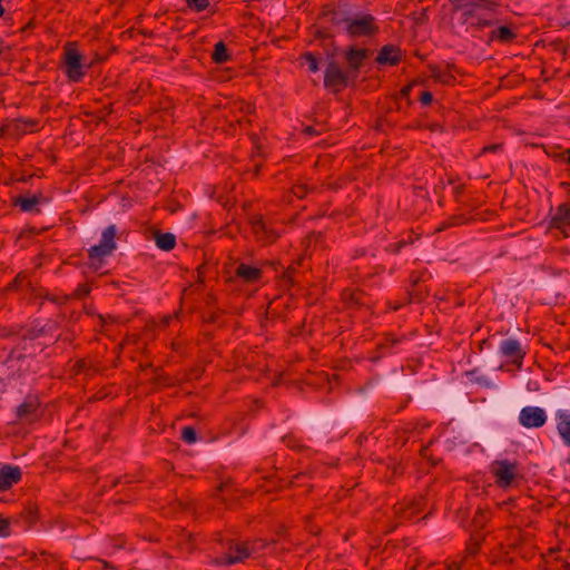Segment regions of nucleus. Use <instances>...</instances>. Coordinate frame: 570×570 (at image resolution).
Segmentation results:
<instances>
[{
  "label": "nucleus",
  "mask_w": 570,
  "mask_h": 570,
  "mask_svg": "<svg viewBox=\"0 0 570 570\" xmlns=\"http://www.w3.org/2000/svg\"><path fill=\"white\" fill-rule=\"evenodd\" d=\"M98 317H99L100 323H101V325H102V324L105 323V318H104V316H102V315H98Z\"/></svg>",
  "instance_id": "680f3d73"
},
{
  "label": "nucleus",
  "mask_w": 570,
  "mask_h": 570,
  "mask_svg": "<svg viewBox=\"0 0 570 570\" xmlns=\"http://www.w3.org/2000/svg\"><path fill=\"white\" fill-rule=\"evenodd\" d=\"M338 48L335 45H331L328 48L325 49V55L328 61H336L335 57L337 56Z\"/></svg>",
  "instance_id": "ea45409f"
},
{
  "label": "nucleus",
  "mask_w": 570,
  "mask_h": 570,
  "mask_svg": "<svg viewBox=\"0 0 570 570\" xmlns=\"http://www.w3.org/2000/svg\"><path fill=\"white\" fill-rule=\"evenodd\" d=\"M453 9L462 12L463 22L475 17L479 9L494 11L498 3L494 0H451Z\"/></svg>",
  "instance_id": "6e6552de"
},
{
  "label": "nucleus",
  "mask_w": 570,
  "mask_h": 570,
  "mask_svg": "<svg viewBox=\"0 0 570 570\" xmlns=\"http://www.w3.org/2000/svg\"><path fill=\"white\" fill-rule=\"evenodd\" d=\"M432 77L442 83H451L454 80V77L448 72L446 70H442L440 68L434 67L432 69Z\"/></svg>",
  "instance_id": "c756f323"
},
{
  "label": "nucleus",
  "mask_w": 570,
  "mask_h": 570,
  "mask_svg": "<svg viewBox=\"0 0 570 570\" xmlns=\"http://www.w3.org/2000/svg\"><path fill=\"white\" fill-rule=\"evenodd\" d=\"M284 442H286L287 446L289 448H296V443H295V440L291 436H286L284 438Z\"/></svg>",
  "instance_id": "864d4df0"
},
{
  "label": "nucleus",
  "mask_w": 570,
  "mask_h": 570,
  "mask_svg": "<svg viewBox=\"0 0 570 570\" xmlns=\"http://www.w3.org/2000/svg\"><path fill=\"white\" fill-rule=\"evenodd\" d=\"M2 381H3L2 377H0V383H2Z\"/></svg>",
  "instance_id": "774afa93"
},
{
  "label": "nucleus",
  "mask_w": 570,
  "mask_h": 570,
  "mask_svg": "<svg viewBox=\"0 0 570 570\" xmlns=\"http://www.w3.org/2000/svg\"><path fill=\"white\" fill-rule=\"evenodd\" d=\"M222 551L213 559V564L217 567H230L244 563L248 559L245 541L226 539L220 541Z\"/></svg>",
  "instance_id": "7ed1b4c3"
},
{
  "label": "nucleus",
  "mask_w": 570,
  "mask_h": 570,
  "mask_svg": "<svg viewBox=\"0 0 570 570\" xmlns=\"http://www.w3.org/2000/svg\"><path fill=\"white\" fill-rule=\"evenodd\" d=\"M121 482V480L118 478V479H115L114 482H112V487H116L117 484H119Z\"/></svg>",
  "instance_id": "052dcab7"
},
{
  "label": "nucleus",
  "mask_w": 570,
  "mask_h": 570,
  "mask_svg": "<svg viewBox=\"0 0 570 570\" xmlns=\"http://www.w3.org/2000/svg\"><path fill=\"white\" fill-rule=\"evenodd\" d=\"M495 483L501 489L511 488L519 479L518 463L509 460H497L491 464Z\"/></svg>",
  "instance_id": "423d86ee"
},
{
  "label": "nucleus",
  "mask_w": 570,
  "mask_h": 570,
  "mask_svg": "<svg viewBox=\"0 0 570 570\" xmlns=\"http://www.w3.org/2000/svg\"><path fill=\"white\" fill-rule=\"evenodd\" d=\"M448 570H461V563L460 562H452L448 566Z\"/></svg>",
  "instance_id": "5fc2aeb1"
},
{
  "label": "nucleus",
  "mask_w": 570,
  "mask_h": 570,
  "mask_svg": "<svg viewBox=\"0 0 570 570\" xmlns=\"http://www.w3.org/2000/svg\"><path fill=\"white\" fill-rule=\"evenodd\" d=\"M43 334H45V327H41V328L37 332L36 336H42Z\"/></svg>",
  "instance_id": "bf43d9fd"
},
{
  "label": "nucleus",
  "mask_w": 570,
  "mask_h": 570,
  "mask_svg": "<svg viewBox=\"0 0 570 570\" xmlns=\"http://www.w3.org/2000/svg\"><path fill=\"white\" fill-rule=\"evenodd\" d=\"M463 222H464V217L462 215L451 216V217L446 218L445 220H443L442 223H440V225L436 228V232H443L450 227L461 225Z\"/></svg>",
  "instance_id": "c85d7f7f"
},
{
  "label": "nucleus",
  "mask_w": 570,
  "mask_h": 570,
  "mask_svg": "<svg viewBox=\"0 0 570 570\" xmlns=\"http://www.w3.org/2000/svg\"><path fill=\"white\" fill-rule=\"evenodd\" d=\"M394 514L401 520H410L419 513L417 504H407L399 502L393 507Z\"/></svg>",
  "instance_id": "4be33fe9"
},
{
  "label": "nucleus",
  "mask_w": 570,
  "mask_h": 570,
  "mask_svg": "<svg viewBox=\"0 0 570 570\" xmlns=\"http://www.w3.org/2000/svg\"><path fill=\"white\" fill-rule=\"evenodd\" d=\"M481 544L482 538L473 535L471 537L470 542L468 543L466 551L469 552V554L475 556L479 553Z\"/></svg>",
  "instance_id": "72a5a7b5"
},
{
  "label": "nucleus",
  "mask_w": 570,
  "mask_h": 570,
  "mask_svg": "<svg viewBox=\"0 0 570 570\" xmlns=\"http://www.w3.org/2000/svg\"><path fill=\"white\" fill-rule=\"evenodd\" d=\"M302 58L307 62L311 72L318 71V59L313 52H305Z\"/></svg>",
  "instance_id": "473e14b6"
},
{
  "label": "nucleus",
  "mask_w": 570,
  "mask_h": 570,
  "mask_svg": "<svg viewBox=\"0 0 570 570\" xmlns=\"http://www.w3.org/2000/svg\"><path fill=\"white\" fill-rule=\"evenodd\" d=\"M547 420L546 411L539 406H524L519 413V423L527 429L541 428Z\"/></svg>",
  "instance_id": "9b49d317"
},
{
  "label": "nucleus",
  "mask_w": 570,
  "mask_h": 570,
  "mask_svg": "<svg viewBox=\"0 0 570 570\" xmlns=\"http://www.w3.org/2000/svg\"><path fill=\"white\" fill-rule=\"evenodd\" d=\"M39 407V399L36 395L28 394L23 402L16 407V417L20 422H32L38 417Z\"/></svg>",
  "instance_id": "f8f14e48"
},
{
  "label": "nucleus",
  "mask_w": 570,
  "mask_h": 570,
  "mask_svg": "<svg viewBox=\"0 0 570 570\" xmlns=\"http://www.w3.org/2000/svg\"><path fill=\"white\" fill-rule=\"evenodd\" d=\"M347 67V72L353 77V80H356L358 77V72L364 61L370 56V50L365 48H357L355 46H350L344 50L343 53Z\"/></svg>",
  "instance_id": "9d476101"
},
{
  "label": "nucleus",
  "mask_w": 570,
  "mask_h": 570,
  "mask_svg": "<svg viewBox=\"0 0 570 570\" xmlns=\"http://www.w3.org/2000/svg\"><path fill=\"white\" fill-rule=\"evenodd\" d=\"M334 24L342 27L350 38L373 37L379 32L376 19L370 13L350 14L347 12H335Z\"/></svg>",
  "instance_id": "f257e3e1"
},
{
  "label": "nucleus",
  "mask_w": 570,
  "mask_h": 570,
  "mask_svg": "<svg viewBox=\"0 0 570 570\" xmlns=\"http://www.w3.org/2000/svg\"><path fill=\"white\" fill-rule=\"evenodd\" d=\"M2 2L3 0H0V17H3V14L6 13Z\"/></svg>",
  "instance_id": "13d9d810"
},
{
  "label": "nucleus",
  "mask_w": 570,
  "mask_h": 570,
  "mask_svg": "<svg viewBox=\"0 0 570 570\" xmlns=\"http://www.w3.org/2000/svg\"><path fill=\"white\" fill-rule=\"evenodd\" d=\"M188 8L196 12L206 10L209 6V0H186Z\"/></svg>",
  "instance_id": "f704fd0d"
},
{
  "label": "nucleus",
  "mask_w": 570,
  "mask_h": 570,
  "mask_svg": "<svg viewBox=\"0 0 570 570\" xmlns=\"http://www.w3.org/2000/svg\"><path fill=\"white\" fill-rule=\"evenodd\" d=\"M83 56L72 47H66L63 52V71L71 82H80L86 76L90 63H86Z\"/></svg>",
  "instance_id": "20e7f679"
},
{
  "label": "nucleus",
  "mask_w": 570,
  "mask_h": 570,
  "mask_svg": "<svg viewBox=\"0 0 570 570\" xmlns=\"http://www.w3.org/2000/svg\"><path fill=\"white\" fill-rule=\"evenodd\" d=\"M412 88H413V83H409V85L404 86L400 91V96L404 99L410 100V95H411ZM409 104H411V101H409Z\"/></svg>",
  "instance_id": "c03bdc74"
},
{
  "label": "nucleus",
  "mask_w": 570,
  "mask_h": 570,
  "mask_svg": "<svg viewBox=\"0 0 570 570\" xmlns=\"http://www.w3.org/2000/svg\"><path fill=\"white\" fill-rule=\"evenodd\" d=\"M28 131L24 119L17 118L11 120L8 125L0 129V135L4 136H20Z\"/></svg>",
  "instance_id": "412c9836"
},
{
  "label": "nucleus",
  "mask_w": 570,
  "mask_h": 570,
  "mask_svg": "<svg viewBox=\"0 0 570 570\" xmlns=\"http://www.w3.org/2000/svg\"><path fill=\"white\" fill-rule=\"evenodd\" d=\"M304 132L309 136H316L320 135V132L312 126H307L304 128Z\"/></svg>",
  "instance_id": "8fccbe9b"
},
{
  "label": "nucleus",
  "mask_w": 570,
  "mask_h": 570,
  "mask_svg": "<svg viewBox=\"0 0 570 570\" xmlns=\"http://www.w3.org/2000/svg\"><path fill=\"white\" fill-rule=\"evenodd\" d=\"M45 298L52 303L61 305V304H65L69 299V296L68 295L59 296V295L46 294Z\"/></svg>",
  "instance_id": "58836bf2"
},
{
  "label": "nucleus",
  "mask_w": 570,
  "mask_h": 570,
  "mask_svg": "<svg viewBox=\"0 0 570 570\" xmlns=\"http://www.w3.org/2000/svg\"><path fill=\"white\" fill-rule=\"evenodd\" d=\"M212 59L215 63L222 65L232 60V55L228 52L227 46L223 41H218L214 46Z\"/></svg>",
  "instance_id": "b1692460"
},
{
  "label": "nucleus",
  "mask_w": 570,
  "mask_h": 570,
  "mask_svg": "<svg viewBox=\"0 0 570 570\" xmlns=\"http://www.w3.org/2000/svg\"><path fill=\"white\" fill-rule=\"evenodd\" d=\"M284 281L288 283L291 286L294 285L293 271H286L283 276Z\"/></svg>",
  "instance_id": "09e8293b"
},
{
  "label": "nucleus",
  "mask_w": 570,
  "mask_h": 570,
  "mask_svg": "<svg viewBox=\"0 0 570 570\" xmlns=\"http://www.w3.org/2000/svg\"><path fill=\"white\" fill-rule=\"evenodd\" d=\"M116 235V225L112 224L107 226L101 233L99 244L94 245L88 249L89 267L95 272H98L102 268L105 258L110 256L117 248L115 242Z\"/></svg>",
  "instance_id": "f03ea898"
},
{
  "label": "nucleus",
  "mask_w": 570,
  "mask_h": 570,
  "mask_svg": "<svg viewBox=\"0 0 570 570\" xmlns=\"http://www.w3.org/2000/svg\"><path fill=\"white\" fill-rule=\"evenodd\" d=\"M499 351L503 356L511 358L519 367L525 356V352L522 350L520 342L514 338H505L501 341Z\"/></svg>",
  "instance_id": "4468645a"
},
{
  "label": "nucleus",
  "mask_w": 570,
  "mask_h": 570,
  "mask_svg": "<svg viewBox=\"0 0 570 570\" xmlns=\"http://www.w3.org/2000/svg\"><path fill=\"white\" fill-rule=\"evenodd\" d=\"M40 556L43 558V560L48 563V566H50L51 570L55 568V564L51 566V563L49 562V559L51 558L48 553L46 552H41Z\"/></svg>",
  "instance_id": "6e6d98bb"
},
{
  "label": "nucleus",
  "mask_w": 570,
  "mask_h": 570,
  "mask_svg": "<svg viewBox=\"0 0 570 570\" xmlns=\"http://www.w3.org/2000/svg\"><path fill=\"white\" fill-rule=\"evenodd\" d=\"M155 242L159 249L169 252L176 246V236L171 233L157 232L155 235Z\"/></svg>",
  "instance_id": "5701e85b"
},
{
  "label": "nucleus",
  "mask_w": 570,
  "mask_h": 570,
  "mask_svg": "<svg viewBox=\"0 0 570 570\" xmlns=\"http://www.w3.org/2000/svg\"><path fill=\"white\" fill-rule=\"evenodd\" d=\"M400 61L401 50L394 45L383 46L375 58V62L380 66H396Z\"/></svg>",
  "instance_id": "dca6fc26"
},
{
  "label": "nucleus",
  "mask_w": 570,
  "mask_h": 570,
  "mask_svg": "<svg viewBox=\"0 0 570 570\" xmlns=\"http://www.w3.org/2000/svg\"><path fill=\"white\" fill-rule=\"evenodd\" d=\"M47 198L41 194L32 196H18L13 199V205L18 206L24 213H40L39 205L47 203Z\"/></svg>",
  "instance_id": "f3484780"
},
{
  "label": "nucleus",
  "mask_w": 570,
  "mask_h": 570,
  "mask_svg": "<svg viewBox=\"0 0 570 570\" xmlns=\"http://www.w3.org/2000/svg\"><path fill=\"white\" fill-rule=\"evenodd\" d=\"M114 549H121L124 547V540L121 538L119 539H111Z\"/></svg>",
  "instance_id": "3c124183"
},
{
  "label": "nucleus",
  "mask_w": 570,
  "mask_h": 570,
  "mask_svg": "<svg viewBox=\"0 0 570 570\" xmlns=\"http://www.w3.org/2000/svg\"><path fill=\"white\" fill-rule=\"evenodd\" d=\"M353 77L343 69L337 61H328L324 72V87L333 92H340L342 89L354 82Z\"/></svg>",
  "instance_id": "39448f33"
},
{
  "label": "nucleus",
  "mask_w": 570,
  "mask_h": 570,
  "mask_svg": "<svg viewBox=\"0 0 570 570\" xmlns=\"http://www.w3.org/2000/svg\"><path fill=\"white\" fill-rule=\"evenodd\" d=\"M18 362L20 363L18 367L19 376H22L28 370L31 368V364L35 362V360L27 355H20L18 357Z\"/></svg>",
  "instance_id": "2f4dec72"
},
{
  "label": "nucleus",
  "mask_w": 570,
  "mask_h": 570,
  "mask_svg": "<svg viewBox=\"0 0 570 570\" xmlns=\"http://www.w3.org/2000/svg\"><path fill=\"white\" fill-rule=\"evenodd\" d=\"M308 190L309 188L305 184H295L292 187L293 194L299 199L304 198L308 194Z\"/></svg>",
  "instance_id": "c9c22d12"
},
{
  "label": "nucleus",
  "mask_w": 570,
  "mask_h": 570,
  "mask_svg": "<svg viewBox=\"0 0 570 570\" xmlns=\"http://www.w3.org/2000/svg\"><path fill=\"white\" fill-rule=\"evenodd\" d=\"M557 430L562 442L570 446V411L559 410L556 413Z\"/></svg>",
  "instance_id": "aec40b11"
},
{
  "label": "nucleus",
  "mask_w": 570,
  "mask_h": 570,
  "mask_svg": "<svg viewBox=\"0 0 570 570\" xmlns=\"http://www.w3.org/2000/svg\"><path fill=\"white\" fill-rule=\"evenodd\" d=\"M433 100V95L430 91H423L420 96V101L424 106H429Z\"/></svg>",
  "instance_id": "79ce46f5"
},
{
  "label": "nucleus",
  "mask_w": 570,
  "mask_h": 570,
  "mask_svg": "<svg viewBox=\"0 0 570 570\" xmlns=\"http://www.w3.org/2000/svg\"><path fill=\"white\" fill-rule=\"evenodd\" d=\"M22 471L18 465L0 464V490L7 491L20 482Z\"/></svg>",
  "instance_id": "2eb2a0df"
},
{
  "label": "nucleus",
  "mask_w": 570,
  "mask_h": 570,
  "mask_svg": "<svg viewBox=\"0 0 570 570\" xmlns=\"http://www.w3.org/2000/svg\"><path fill=\"white\" fill-rule=\"evenodd\" d=\"M550 156L554 157L557 159H560V160L564 161L566 164L570 165V148L564 151L554 153L553 155H550Z\"/></svg>",
  "instance_id": "a19ab883"
},
{
  "label": "nucleus",
  "mask_w": 570,
  "mask_h": 570,
  "mask_svg": "<svg viewBox=\"0 0 570 570\" xmlns=\"http://www.w3.org/2000/svg\"><path fill=\"white\" fill-rule=\"evenodd\" d=\"M478 515L483 518V517H484V513H483L481 510H479V511H478Z\"/></svg>",
  "instance_id": "69168bd1"
},
{
  "label": "nucleus",
  "mask_w": 570,
  "mask_h": 570,
  "mask_svg": "<svg viewBox=\"0 0 570 570\" xmlns=\"http://www.w3.org/2000/svg\"><path fill=\"white\" fill-rule=\"evenodd\" d=\"M471 27H475L476 29H482L491 24V21L478 18L475 21H472Z\"/></svg>",
  "instance_id": "37998d69"
},
{
  "label": "nucleus",
  "mask_w": 570,
  "mask_h": 570,
  "mask_svg": "<svg viewBox=\"0 0 570 570\" xmlns=\"http://www.w3.org/2000/svg\"><path fill=\"white\" fill-rule=\"evenodd\" d=\"M401 342V338L395 337L393 335H387L382 341H380L376 345V351L373 356H371L372 362H377L382 357L392 354L394 352V347Z\"/></svg>",
  "instance_id": "6ab92c4d"
},
{
  "label": "nucleus",
  "mask_w": 570,
  "mask_h": 570,
  "mask_svg": "<svg viewBox=\"0 0 570 570\" xmlns=\"http://www.w3.org/2000/svg\"><path fill=\"white\" fill-rule=\"evenodd\" d=\"M249 225L255 239L264 245L274 243L281 236L273 224L259 214L249 217Z\"/></svg>",
  "instance_id": "0eeeda50"
},
{
  "label": "nucleus",
  "mask_w": 570,
  "mask_h": 570,
  "mask_svg": "<svg viewBox=\"0 0 570 570\" xmlns=\"http://www.w3.org/2000/svg\"><path fill=\"white\" fill-rule=\"evenodd\" d=\"M246 542V550L248 552V559L252 557H256L259 553H262L268 543L263 539H257L253 541H245Z\"/></svg>",
  "instance_id": "a878e982"
},
{
  "label": "nucleus",
  "mask_w": 570,
  "mask_h": 570,
  "mask_svg": "<svg viewBox=\"0 0 570 570\" xmlns=\"http://www.w3.org/2000/svg\"><path fill=\"white\" fill-rule=\"evenodd\" d=\"M455 190H456V194L461 193V187H458Z\"/></svg>",
  "instance_id": "338daca9"
},
{
  "label": "nucleus",
  "mask_w": 570,
  "mask_h": 570,
  "mask_svg": "<svg viewBox=\"0 0 570 570\" xmlns=\"http://www.w3.org/2000/svg\"><path fill=\"white\" fill-rule=\"evenodd\" d=\"M73 371L76 374H85L86 376H91L98 372L92 364H90L87 360H78L73 365Z\"/></svg>",
  "instance_id": "bb28decb"
},
{
  "label": "nucleus",
  "mask_w": 570,
  "mask_h": 570,
  "mask_svg": "<svg viewBox=\"0 0 570 570\" xmlns=\"http://www.w3.org/2000/svg\"><path fill=\"white\" fill-rule=\"evenodd\" d=\"M181 440L187 444H193L197 441V433L193 426H185L181 430Z\"/></svg>",
  "instance_id": "7c9ffc66"
},
{
  "label": "nucleus",
  "mask_w": 570,
  "mask_h": 570,
  "mask_svg": "<svg viewBox=\"0 0 570 570\" xmlns=\"http://www.w3.org/2000/svg\"><path fill=\"white\" fill-rule=\"evenodd\" d=\"M501 148L502 146L500 144L489 145L482 149V153H495Z\"/></svg>",
  "instance_id": "49530a36"
},
{
  "label": "nucleus",
  "mask_w": 570,
  "mask_h": 570,
  "mask_svg": "<svg viewBox=\"0 0 570 570\" xmlns=\"http://www.w3.org/2000/svg\"><path fill=\"white\" fill-rule=\"evenodd\" d=\"M97 561L101 564V568L104 569H116L111 563L108 561H105L102 559H97Z\"/></svg>",
  "instance_id": "603ef678"
},
{
  "label": "nucleus",
  "mask_w": 570,
  "mask_h": 570,
  "mask_svg": "<svg viewBox=\"0 0 570 570\" xmlns=\"http://www.w3.org/2000/svg\"><path fill=\"white\" fill-rule=\"evenodd\" d=\"M263 271L259 267L240 263L235 269V276L244 283L254 284L262 279Z\"/></svg>",
  "instance_id": "a211bd4d"
},
{
  "label": "nucleus",
  "mask_w": 570,
  "mask_h": 570,
  "mask_svg": "<svg viewBox=\"0 0 570 570\" xmlns=\"http://www.w3.org/2000/svg\"><path fill=\"white\" fill-rule=\"evenodd\" d=\"M411 303H420L425 297V291L419 285V281L414 279L407 292Z\"/></svg>",
  "instance_id": "cd10ccee"
},
{
  "label": "nucleus",
  "mask_w": 570,
  "mask_h": 570,
  "mask_svg": "<svg viewBox=\"0 0 570 570\" xmlns=\"http://www.w3.org/2000/svg\"><path fill=\"white\" fill-rule=\"evenodd\" d=\"M237 121H238V124L243 125V122H245V119L244 118H239Z\"/></svg>",
  "instance_id": "0e129e2a"
},
{
  "label": "nucleus",
  "mask_w": 570,
  "mask_h": 570,
  "mask_svg": "<svg viewBox=\"0 0 570 570\" xmlns=\"http://www.w3.org/2000/svg\"><path fill=\"white\" fill-rule=\"evenodd\" d=\"M252 109H253L252 106L248 105V104H243L242 105V111H244V112L249 114V112H252Z\"/></svg>",
  "instance_id": "4d7b16f0"
},
{
  "label": "nucleus",
  "mask_w": 570,
  "mask_h": 570,
  "mask_svg": "<svg viewBox=\"0 0 570 570\" xmlns=\"http://www.w3.org/2000/svg\"><path fill=\"white\" fill-rule=\"evenodd\" d=\"M6 518L9 521V531L12 532L13 528L28 531L38 520L37 507L29 503L19 513Z\"/></svg>",
  "instance_id": "1a4fd4ad"
},
{
  "label": "nucleus",
  "mask_w": 570,
  "mask_h": 570,
  "mask_svg": "<svg viewBox=\"0 0 570 570\" xmlns=\"http://www.w3.org/2000/svg\"><path fill=\"white\" fill-rule=\"evenodd\" d=\"M28 131H37L38 130V120L36 119H24Z\"/></svg>",
  "instance_id": "a18cd8bd"
},
{
  "label": "nucleus",
  "mask_w": 570,
  "mask_h": 570,
  "mask_svg": "<svg viewBox=\"0 0 570 570\" xmlns=\"http://www.w3.org/2000/svg\"><path fill=\"white\" fill-rule=\"evenodd\" d=\"M515 37L517 35L511 28L501 26L491 32L490 40L498 39L501 42H511Z\"/></svg>",
  "instance_id": "393cba45"
},
{
  "label": "nucleus",
  "mask_w": 570,
  "mask_h": 570,
  "mask_svg": "<svg viewBox=\"0 0 570 570\" xmlns=\"http://www.w3.org/2000/svg\"><path fill=\"white\" fill-rule=\"evenodd\" d=\"M91 288L88 284H79L73 292V296L77 298H82L89 295Z\"/></svg>",
  "instance_id": "4c0bfd02"
},
{
  "label": "nucleus",
  "mask_w": 570,
  "mask_h": 570,
  "mask_svg": "<svg viewBox=\"0 0 570 570\" xmlns=\"http://www.w3.org/2000/svg\"><path fill=\"white\" fill-rule=\"evenodd\" d=\"M481 518H482V517L475 515V517H474V522H475V523H479V520H481Z\"/></svg>",
  "instance_id": "e2e57ef3"
},
{
  "label": "nucleus",
  "mask_w": 570,
  "mask_h": 570,
  "mask_svg": "<svg viewBox=\"0 0 570 570\" xmlns=\"http://www.w3.org/2000/svg\"><path fill=\"white\" fill-rule=\"evenodd\" d=\"M11 535V531H9V521L7 518L0 513V538H8Z\"/></svg>",
  "instance_id": "e433bc0d"
},
{
  "label": "nucleus",
  "mask_w": 570,
  "mask_h": 570,
  "mask_svg": "<svg viewBox=\"0 0 570 570\" xmlns=\"http://www.w3.org/2000/svg\"><path fill=\"white\" fill-rule=\"evenodd\" d=\"M404 245H405V243H404V242H397V243H395V244H391V245L389 246V249H390L392 253L396 254V253H399V252L401 250V248H402Z\"/></svg>",
  "instance_id": "de8ad7c7"
},
{
  "label": "nucleus",
  "mask_w": 570,
  "mask_h": 570,
  "mask_svg": "<svg viewBox=\"0 0 570 570\" xmlns=\"http://www.w3.org/2000/svg\"><path fill=\"white\" fill-rule=\"evenodd\" d=\"M550 227L561 230L567 237L570 232V204H560L550 217Z\"/></svg>",
  "instance_id": "ddd939ff"
}]
</instances>
